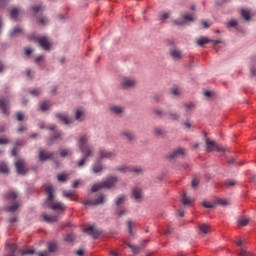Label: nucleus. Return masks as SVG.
I'll list each match as a JSON object with an SVG mask.
<instances>
[{
  "label": "nucleus",
  "mask_w": 256,
  "mask_h": 256,
  "mask_svg": "<svg viewBox=\"0 0 256 256\" xmlns=\"http://www.w3.org/2000/svg\"><path fill=\"white\" fill-rule=\"evenodd\" d=\"M89 139L90 137L87 134H82L78 138L77 147L83 155L77 162V167H79V169L85 167L89 157H95V146L89 144Z\"/></svg>",
  "instance_id": "1"
},
{
  "label": "nucleus",
  "mask_w": 256,
  "mask_h": 256,
  "mask_svg": "<svg viewBox=\"0 0 256 256\" xmlns=\"http://www.w3.org/2000/svg\"><path fill=\"white\" fill-rule=\"evenodd\" d=\"M44 189L46 193L48 194L47 202L49 209H52V211H65V205L61 202L56 203H49V201H52L55 198V188H53V185L51 184H45Z\"/></svg>",
  "instance_id": "2"
},
{
  "label": "nucleus",
  "mask_w": 256,
  "mask_h": 256,
  "mask_svg": "<svg viewBox=\"0 0 256 256\" xmlns=\"http://www.w3.org/2000/svg\"><path fill=\"white\" fill-rule=\"evenodd\" d=\"M28 39L30 41H34L35 43H39L40 47H42V49H44L45 51H49V49H51V44L49 43V40L47 39V37H37L35 36V34H31Z\"/></svg>",
  "instance_id": "3"
},
{
  "label": "nucleus",
  "mask_w": 256,
  "mask_h": 256,
  "mask_svg": "<svg viewBox=\"0 0 256 256\" xmlns=\"http://www.w3.org/2000/svg\"><path fill=\"white\" fill-rule=\"evenodd\" d=\"M193 21H195V17H193V14L186 13L182 15V18L174 20L173 23L178 27H183V25H187V23H193Z\"/></svg>",
  "instance_id": "4"
},
{
  "label": "nucleus",
  "mask_w": 256,
  "mask_h": 256,
  "mask_svg": "<svg viewBox=\"0 0 256 256\" xmlns=\"http://www.w3.org/2000/svg\"><path fill=\"white\" fill-rule=\"evenodd\" d=\"M119 181V178L117 176H108L106 180L102 181V189H113L115 185H117V182Z\"/></svg>",
  "instance_id": "5"
},
{
  "label": "nucleus",
  "mask_w": 256,
  "mask_h": 256,
  "mask_svg": "<svg viewBox=\"0 0 256 256\" xmlns=\"http://www.w3.org/2000/svg\"><path fill=\"white\" fill-rule=\"evenodd\" d=\"M116 171H119L120 173H143V168L141 167H135V166H120L116 168Z\"/></svg>",
  "instance_id": "6"
},
{
  "label": "nucleus",
  "mask_w": 256,
  "mask_h": 256,
  "mask_svg": "<svg viewBox=\"0 0 256 256\" xmlns=\"http://www.w3.org/2000/svg\"><path fill=\"white\" fill-rule=\"evenodd\" d=\"M25 165H26V162L23 159H18L15 162L17 175H27L29 169H27V167H25Z\"/></svg>",
  "instance_id": "7"
},
{
  "label": "nucleus",
  "mask_w": 256,
  "mask_h": 256,
  "mask_svg": "<svg viewBox=\"0 0 256 256\" xmlns=\"http://www.w3.org/2000/svg\"><path fill=\"white\" fill-rule=\"evenodd\" d=\"M137 85V79L124 77L121 81L122 89H133Z\"/></svg>",
  "instance_id": "8"
},
{
  "label": "nucleus",
  "mask_w": 256,
  "mask_h": 256,
  "mask_svg": "<svg viewBox=\"0 0 256 256\" xmlns=\"http://www.w3.org/2000/svg\"><path fill=\"white\" fill-rule=\"evenodd\" d=\"M103 203H105V195L100 194V195H98V197L95 200L87 199L84 202V205L93 207V206H97V205H103Z\"/></svg>",
  "instance_id": "9"
},
{
  "label": "nucleus",
  "mask_w": 256,
  "mask_h": 256,
  "mask_svg": "<svg viewBox=\"0 0 256 256\" xmlns=\"http://www.w3.org/2000/svg\"><path fill=\"white\" fill-rule=\"evenodd\" d=\"M38 159L42 163L45 161H53L54 154H53V152H49L45 149H40L39 154H38Z\"/></svg>",
  "instance_id": "10"
},
{
  "label": "nucleus",
  "mask_w": 256,
  "mask_h": 256,
  "mask_svg": "<svg viewBox=\"0 0 256 256\" xmlns=\"http://www.w3.org/2000/svg\"><path fill=\"white\" fill-rule=\"evenodd\" d=\"M206 151L207 153H211L213 151H218V153H221L223 151V148L219 147L215 140H210L209 138L206 139Z\"/></svg>",
  "instance_id": "11"
},
{
  "label": "nucleus",
  "mask_w": 256,
  "mask_h": 256,
  "mask_svg": "<svg viewBox=\"0 0 256 256\" xmlns=\"http://www.w3.org/2000/svg\"><path fill=\"white\" fill-rule=\"evenodd\" d=\"M55 117L56 119H58V121H61L62 123H64V125H72L73 123V118L69 117L67 113L57 112L55 114Z\"/></svg>",
  "instance_id": "12"
},
{
  "label": "nucleus",
  "mask_w": 256,
  "mask_h": 256,
  "mask_svg": "<svg viewBox=\"0 0 256 256\" xmlns=\"http://www.w3.org/2000/svg\"><path fill=\"white\" fill-rule=\"evenodd\" d=\"M18 253L20 255H38V256H49V252L47 250H44L42 252H36L35 250L31 249H19Z\"/></svg>",
  "instance_id": "13"
},
{
  "label": "nucleus",
  "mask_w": 256,
  "mask_h": 256,
  "mask_svg": "<svg viewBox=\"0 0 256 256\" xmlns=\"http://www.w3.org/2000/svg\"><path fill=\"white\" fill-rule=\"evenodd\" d=\"M179 157H185V148L180 147L173 150L170 154L167 155V159H179Z\"/></svg>",
  "instance_id": "14"
},
{
  "label": "nucleus",
  "mask_w": 256,
  "mask_h": 256,
  "mask_svg": "<svg viewBox=\"0 0 256 256\" xmlns=\"http://www.w3.org/2000/svg\"><path fill=\"white\" fill-rule=\"evenodd\" d=\"M84 233H87V235H90V237H92L94 239H99L102 232H101V230L96 229L93 226H88L87 228L84 229Z\"/></svg>",
  "instance_id": "15"
},
{
  "label": "nucleus",
  "mask_w": 256,
  "mask_h": 256,
  "mask_svg": "<svg viewBox=\"0 0 256 256\" xmlns=\"http://www.w3.org/2000/svg\"><path fill=\"white\" fill-rule=\"evenodd\" d=\"M9 98H0V111L3 115H9Z\"/></svg>",
  "instance_id": "16"
},
{
  "label": "nucleus",
  "mask_w": 256,
  "mask_h": 256,
  "mask_svg": "<svg viewBox=\"0 0 256 256\" xmlns=\"http://www.w3.org/2000/svg\"><path fill=\"white\" fill-rule=\"evenodd\" d=\"M100 159H113V157H117V153L115 151H107L103 148L99 149Z\"/></svg>",
  "instance_id": "17"
},
{
  "label": "nucleus",
  "mask_w": 256,
  "mask_h": 256,
  "mask_svg": "<svg viewBox=\"0 0 256 256\" xmlns=\"http://www.w3.org/2000/svg\"><path fill=\"white\" fill-rule=\"evenodd\" d=\"M41 217L45 223H57V221H59V217L56 215L42 213Z\"/></svg>",
  "instance_id": "18"
},
{
  "label": "nucleus",
  "mask_w": 256,
  "mask_h": 256,
  "mask_svg": "<svg viewBox=\"0 0 256 256\" xmlns=\"http://www.w3.org/2000/svg\"><path fill=\"white\" fill-rule=\"evenodd\" d=\"M120 136L123 139H126V141H135V132L131 131V130H125L123 132L120 133Z\"/></svg>",
  "instance_id": "19"
},
{
  "label": "nucleus",
  "mask_w": 256,
  "mask_h": 256,
  "mask_svg": "<svg viewBox=\"0 0 256 256\" xmlns=\"http://www.w3.org/2000/svg\"><path fill=\"white\" fill-rule=\"evenodd\" d=\"M62 136H63L62 131H55L54 134L48 138L47 145H53V143H55L57 139H61Z\"/></svg>",
  "instance_id": "20"
},
{
  "label": "nucleus",
  "mask_w": 256,
  "mask_h": 256,
  "mask_svg": "<svg viewBox=\"0 0 256 256\" xmlns=\"http://www.w3.org/2000/svg\"><path fill=\"white\" fill-rule=\"evenodd\" d=\"M154 135L156 137H165L167 135V131L165 130V127L163 126H156L154 127Z\"/></svg>",
  "instance_id": "21"
},
{
  "label": "nucleus",
  "mask_w": 256,
  "mask_h": 256,
  "mask_svg": "<svg viewBox=\"0 0 256 256\" xmlns=\"http://www.w3.org/2000/svg\"><path fill=\"white\" fill-rule=\"evenodd\" d=\"M105 167H103V164L101 163V160H98L96 163L92 165V171L93 173H101Z\"/></svg>",
  "instance_id": "22"
},
{
  "label": "nucleus",
  "mask_w": 256,
  "mask_h": 256,
  "mask_svg": "<svg viewBox=\"0 0 256 256\" xmlns=\"http://www.w3.org/2000/svg\"><path fill=\"white\" fill-rule=\"evenodd\" d=\"M170 55L175 61H179V59L183 58V52H181V50L178 49L171 50Z\"/></svg>",
  "instance_id": "23"
},
{
  "label": "nucleus",
  "mask_w": 256,
  "mask_h": 256,
  "mask_svg": "<svg viewBox=\"0 0 256 256\" xmlns=\"http://www.w3.org/2000/svg\"><path fill=\"white\" fill-rule=\"evenodd\" d=\"M39 109L42 111V113H45L46 111H49L51 109V101L45 100L39 104Z\"/></svg>",
  "instance_id": "24"
},
{
  "label": "nucleus",
  "mask_w": 256,
  "mask_h": 256,
  "mask_svg": "<svg viewBox=\"0 0 256 256\" xmlns=\"http://www.w3.org/2000/svg\"><path fill=\"white\" fill-rule=\"evenodd\" d=\"M240 15L243 18L244 21H251V10H247L245 8H242L240 10Z\"/></svg>",
  "instance_id": "25"
},
{
  "label": "nucleus",
  "mask_w": 256,
  "mask_h": 256,
  "mask_svg": "<svg viewBox=\"0 0 256 256\" xmlns=\"http://www.w3.org/2000/svg\"><path fill=\"white\" fill-rule=\"evenodd\" d=\"M198 231H199L200 235H207L209 233V231H211V229L209 228V225L204 223V224H200L198 226Z\"/></svg>",
  "instance_id": "26"
},
{
  "label": "nucleus",
  "mask_w": 256,
  "mask_h": 256,
  "mask_svg": "<svg viewBox=\"0 0 256 256\" xmlns=\"http://www.w3.org/2000/svg\"><path fill=\"white\" fill-rule=\"evenodd\" d=\"M19 13H21V8L15 7L10 11V18L14 21H17V18L19 17Z\"/></svg>",
  "instance_id": "27"
},
{
  "label": "nucleus",
  "mask_w": 256,
  "mask_h": 256,
  "mask_svg": "<svg viewBox=\"0 0 256 256\" xmlns=\"http://www.w3.org/2000/svg\"><path fill=\"white\" fill-rule=\"evenodd\" d=\"M209 43H213V40H211L207 37H201L200 39L197 40V44L199 45V47L209 45Z\"/></svg>",
  "instance_id": "28"
},
{
  "label": "nucleus",
  "mask_w": 256,
  "mask_h": 256,
  "mask_svg": "<svg viewBox=\"0 0 256 256\" xmlns=\"http://www.w3.org/2000/svg\"><path fill=\"white\" fill-rule=\"evenodd\" d=\"M75 119L76 121H78L79 123H81L82 121L85 120V111L83 110H77L75 113Z\"/></svg>",
  "instance_id": "29"
},
{
  "label": "nucleus",
  "mask_w": 256,
  "mask_h": 256,
  "mask_svg": "<svg viewBox=\"0 0 256 256\" xmlns=\"http://www.w3.org/2000/svg\"><path fill=\"white\" fill-rule=\"evenodd\" d=\"M110 111H112V113L115 115H121V113L124 111V108L123 106H112L110 107Z\"/></svg>",
  "instance_id": "30"
},
{
  "label": "nucleus",
  "mask_w": 256,
  "mask_h": 256,
  "mask_svg": "<svg viewBox=\"0 0 256 256\" xmlns=\"http://www.w3.org/2000/svg\"><path fill=\"white\" fill-rule=\"evenodd\" d=\"M127 201V196L125 195H120L117 197L116 201H115V205L117 207H120V205H123V203H125Z\"/></svg>",
  "instance_id": "31"
},
{
  "label": "nucleus",
  "mask_w": 256,
  "mask_h": 256,
  "mask_svg": "<svg viewBox=\"0 0 256 256\" xmlns=\"http://www.w3.org/2000/svg\"><path fill=\"white\" fill-rule=\"evenodd\" d=\"M69 155H73V149L71 148H64L60 151V157H67Z\"/></svg>",
  "instance_id": "32"
},
{
  "label": "nucleus",
  "mask_w": 256,
  "mask_h": 256,
  "mask_svg": "<svg viewBox=\"0 0 256 256\" xmlns=\"http://www.w3.org/2000/svg\"><path fill=\"white\" fill-rule=\"evenodd\" d=\"M127 225H128V233L132 236L135 237V232H133V227H135V223H133L131 220L127 221Z\"/></svg>",
  "instance_id": "33"
},
{
  "label": "nucleus",
  "mask_w": 256,
  "mask_h": 256,
  "mask_svg": "<svg viewBox=\"0 0 256 256\" xmlns=\"http://www.w3.org/2000/svg\"><path fill=\"white\" fill-rule=\"evenodd\" d=\"M224 185L229 189L231 187H235V185H237V181L234 179H227L226 181H224Z\"/></svg>",
  "instance_id": "34"
},
{
  "label": "nucleus",
  "mask_w": 256,
  "mask_h": 256,
  "mask_svg": "<svg viewBox=\"0 0 256 256\" xmlns=\"http://www.w3.org/2000/svg\"><path fill=\"white\" fill-rule=\"evenodd\" d=\"M57 243H55V242H49L48 243V252L49 253H55V251H57Z\"/></svg>",
  "instance_id": "35"
},
{
  "label": "nucleus",
  "mask_w": 256,
  "mask_h": 256,
  "mask_svg": "<svg viewBox=\"0 0 256 256\" xmlns=\"http://www.w3.org/2000/svg\"><path fill=\"white\" fill-rule=\"evenodd\" d=\"M6 199H9V201H15V199H17V192H7L5 195Z\"/></svg>",
  "instance_id": "36"
},
{
  "label": "nucleus",
  "mask_w": 256,
  "mask_h": 256,
  "mask_svg": "<svg viewBox=\"0 0 256 256\" xmlns=\"http://www.w3.org/2000/svg\"><path fill=\"white\" fill-rule=\"evenodd\" d=\"M101 189H103V184L101 182L96 183L91 187L92 193H97V191H101Z\"/></svg>",
  "instance_id": "37"
},
{
  "label": "nucleus",
  "mask_w": 256,
  "mask_h": 256,
  "mask_svg": "<svg viewBox=\"0 0 256 256\" xmlns=\"http://www.w3.org/2000/svg\"><path fill=\"white\" fill-rule=\"evenodd\" d=\"M152 99L155 103H161V101H163V95L159 93H155L152 95Z\"/></svg>",
  "instance_id": "38"
},
{
  "label": "nucleus",
  "mask_w": 256,
  "mask_h": 256,
  "mask_svg": "<svg viewBox=\"0 0 256 256\" xmlns=\"http://www.w3.org/2000/svg\"><path fill=\"white\" fill-rule=\"evenodd\" d=\"M30 9H31L32 13H34V15H37V13H39L40 11H43V6L33 5V6H31Z\"/></svg>",
  "instance_id": "39"
},
{
  "label": "nucleus",
  "mask_w": 256,
  "mask_h": 256,
  "mask_svg": "<svg viewBox=\"0 0 256 256\" xmlns=\"http://www.w3.org/2000/svg\"><path fill=\"white\" fill-rule=\"evenodd\" d=\"M169 117L172 121H179L181 119V115L177 112H170Z\"/></svg>",
  "instance_id": "40"
},
{
  "label": "nucleus",
  "mask_w": 256,
  "mask_h": 256,
  "mask_svg": "<svg viewBox=\"0 0 256 256\" xmlns=\"http://www.w3.org/2000/svg\"><path fill=\"white\" fill-rule=\"evenodd\" d=\"M18 209H19V202H14L12 205L8 207V211H10V213H15V211H17Z\"/></svg>",
  "instance_id": "41"
},
{
  "label": "nucleus",
  "mask_w": 256,
  "mask_h": 256,
  "mask_svg": "<svg viewBox=\"0 0 256 256\" xmlns=\"http://www.w3.org/2000/svg\"><path fill=\"white\" fill-rule=\"evenodd\" d=\"M134 199H141V189L135 188L132 190Z\"/></svg>",
  "instance_id": "42"
},
{
  "label": "nucleus",
  "mask_w": 256,
  "mask_h": 256,
  "mask_svg": "<svg viewBox=\"0 0 256 256\" xmlns=\"http://www.w3.org/2000/svg\"><path fill=\"white\" fill-rule=\"evenodd\" d=\"M237 25H239V22H237V20H230L228 23H227V29H235V27H237Z\"/></svg>",
  "instance_id": "43"
},
{
  "label": "nucleus",
  "mask_w": 256,
  "mask_h": 256,
  "mask_svg": "<svg viewBox=\"0 0 256 256\" xmlns=\"http://www.w3.org/2000/svg\"><path fill=\"white\" fill-rule=\"evenodd\" d=\"M19 33H23V29L16 27L10 32V37H15L16 35H19Z\"/></svg>",
  "instance_id": "44"
},
{
  "label": "nucleus",
  "mask_w": 256,
  "mask_h": 256,
  "mask_svg": "<svg viewBox=\"0 0 256 256\" xmlns=\"http://www.w3.org/2000/svg\"><path fill=\"white\" fill-rule=\"evenodd\" d=\"M238 225H241V227H247V225H249V219H247V218H240L238 220Z\"/></svg>",
  "instance_id": "45"
},
{
  "label": "nucleus",
  "mask_w": 256,
  "mask_h": 256,
  "mask_svg": "<svg viewBox=\"0 0 256 256\" xmlns=\"http://www.w3.org/2000/svg\"><path fill=\"white\" fill-rule=\"evenodd\" d=\"M128 247L132 250L134 255H138V253L141 251V248H139V246L129 244Z\"/></svg>",
  "instance_id": "46"
},
{
  "label": "nucleus",
  "mask_w": 256,
  "mask_h": 256,
  "mask_svg": "<svg viewBox=\"0 0 256 256\" xmlns=\"http://www.w3.org/2000/svg\"><path fill=\"white\" fill-rule=\"evenodd\" d=\"M30 95H33V97H39V95H41V88L30 90Z\"/></svg>",
  "instance_id": "47"
},
{
  "label": "nucleus",
  "mask_w": 256,
  "mask_h": 256,
  "mask_svg": "<svg viewBox=\"0 0 256 256\" xmlns=\"http://www.w3.org/2000/svg\"><path fill=\"white\" fill-rule=\"evenodd\" d=\"M216 203H218V205H222V207H227V205H229V202L223 198H218Z\"/></svg>",
  "instance_id": "48"
},
{
  "label": "nucleus",
  "mask_w": 256,
  "mask_h": 256,
  "mask_svg": "<svg viewBox=\"0 0 256 256\" xmlns=\"http://www.w3.org/2000/svg\"><path fill=\"white\" fill-rule=\"evenodd\" d=\"M0 173H9V167H7V164L5 163L0 164Z\"/></svg>",
  "instance_id": "49"
},
{
  "label": "nucleus",
  "mask_w": 256,
  "mask_h": 256,
  "mask_svg": "<svg viewBox=\"0 0 256 256\" xmlns=\"http://www.w3.org/2000/svg\"><path fill=\"white\" fill-rule=\"evenodd\" d=\"M182 203L183 205H190L191 203V198H189L187 196V194H184L183 197H182Z\"/></svg>",
  "instance_id": "50"
},
{
  "label": "nucleus",
  "mask_w": 256,
  "mask_h": 256,
  "mask_svg": "<svg viewBox=\"0 0 256 256\" xmlns=\"http://www.w3.org/2000/svg\"><path fill=\"white\" fill-rule=\"evenodd\" d=\"M38 23L39 25H47L49 23V18L43 16L38 20Z\"/></svg>",
  "instance_id": "51"
},
{
  "label": "nucleus",
  "mask_w": 256,
  "mask_h": 256,
  "mask_svg": "<svg viewBox=\"0 0 256 256\" xmlns=\"http://www.w3.org/2000/svg\"><path fill=\"white\" fill-rule=\"evenodd\" d=\"M154 113H155V115H158V117H163V116L167 115V112H165L159 108H156L154 110Z\"/></svg>",
  "instance_id": "52"
},
{
  "label": "nucleus",
  "mask_w": 256,
  "mask_h": 256,
  "mask_svg": "<svg viewBox=\"0 0 256 256\" xmlns=\"http://www.w3.org/2000/svg\"><path fill=\"white\" fill-rule=\"evenodd\" d=\"M57 179L60 183H64V181H67V175L66 174H58Z\"/></svg>",
  "instance_id": "53"
},
{
  "label": "nucleus",
  "mask_w": 256,
  "mask_h": 256,
  "mask_svg": "<svg viewBox=\"0 0 256 256\" xmlns=\"http://www.w3.org/2000/svg\"><path fill=\"white\" fill-rule=\"evenodd\" d=\"M65 241L67 243H73V241H75V237L73 236V234H67L65 237Z\"/></svg>",
  "instance_id": "54"
},
{
  "label": "nucleus",
  "mask_w": 256,
  "mask_h": 256,
  "mask_svg": "<svg viewBox=\"0 0 256 256\" xmlns=\"http://www.w3.org/2000/svg\"><path fill=\"white\" fill-rule=\"evenodd\" d=\"M170 13L169 12H165L162 15H160V21H165V19H169L170 17Z\"/></svg>",
  "instance_id": "55"
},
{
  "label": "nucleus",
  "mask_w": 256,
  "mask_h": 256,
  "mask_svg": "<svg viewBox=\"0 0 256 256\" xmlns=\"http://www.w3.org/2000/svg\"><path fill=\"white\" fill-rule=\"evenodd\" d=\"M203 207H205L206 209H213V204H211V202H207V201H204L202 203Z\"/></svg>",
  "instance_id": "56"
},
{
  "label": "nucleus",
  "mask_w": 256,
  "mask_h": 256,
  "mask_svg": "<svg viewBox=\"0 0 256 256\" xmlns=\"http://www.w3.org/2000/svg\"><path fill=\"white\" fill-rule=\"evenodd\" d=\"M172 95H174V97H179V95L181 94L179 88H174L171 91Z\"/></svg>",
  "instance_id": "57"
},
{
  "label": "nucleus",
  "mask_w": 256,
  "mask_h": 256,
  "mask_svg": "<svg viewBox=\"0 0 256 256\" xmlns=\"http://www.w3.org/2000/svg\"><path fill=\"white\" fill-rule=\"evenodd\" d=\"M7 3H9V0H0V9H5Z\"/></svg>",
  "instance_id": "58"
},
{
  "label": "nucleus",
  "mask_w": 256,
  "mask_h": 256,
  "mask_svg": "<svg viewBox=\"0 0 256 256\" xmlns=\"http://www.w3.org/2000/svg\"><path fill=\"white\" fill-rule=\"evenodd\" d=\"M34 74H35V72H33V70H31V69L26 70V75H27V77H29V79H33Z\"/></svg>",
  "instance_id": "59"
},
{
  "label": "nucleus",
  "mask_w": 256,
  "mask_h": 256,
  "mask_svg": "<svg viewBox=\"0 0 256 256\" xmlns=\"http://www.w3.org/2000/svg\"><path fill=\"white\" fill-rule=\"evenodd\" d=\"M25 145V140H16L15 146L16 147H23Z\"/></svg>",
  "instance_id": "60"
},
{
  "label": "nucleus",
  "mask_w": 256,
  "mask_h": 256,
  "mask_svg": "<svg viewBox=\"0 0 256 256\" xmlns=\"http://www.w3.org/2000/svg\"><path fill=\"white\" fill-rule=\"evenodd\" d=\"M199 186V178H194L192 180V187L195 188V187H198Z\"/></svg>",
  "instance_id": "61"
},
{
  "label": "nucleus",
  "mask_w": 256,
  "mask_h": 256,
  "mask_svg": "<svg viewBox=\"0 0 256 256\" xmlns=\"http://www.w3.org/2000/svg\"><path fill=\"white\" fill-rule=\"evenodd\" d=\"M63 196L64 197H73V192L72 191L64 190L63 191Z\"/></svg>",
  "instance_id": "62"
},
{
  "label": "nucleus",
  "mask_w": 256,
  "mask_h": 256,
  "mask_svg": "<svg viewBox=\"0 0 256 256\" xmlns=\"http://www.w3.org/2000/svg\"><path fill=\"white\" fill-rule=\"evenodd\" d=\"M0 145H9V139L0 138Z\"/></svg>",
  "instance_id": "63"
},
{
  "label": "nucleus",
  "mask_w": 256,
  "mask_h": 256,
  "mask_svg": "<svg viewBox=\"0 0 256 256\" xmlns=\"http://www.w3.org/2000/svg\"><path fill=\"white\" fill-rule=\"evenodd\" d=\"M250 73L252 77H256V68L255 67H251L250 68Z\"/></svg>",
  "instance_id": "64"
}]
</instances>
